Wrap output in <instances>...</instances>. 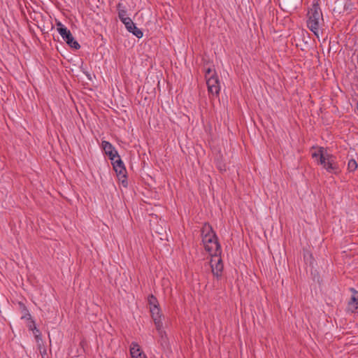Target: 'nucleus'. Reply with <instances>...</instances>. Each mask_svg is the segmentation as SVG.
Returning a JSON list of instances; mask_svg holds the SVG:
<instances>
[{
	"label": "nucleus",
	"instance_id": "11",
	"mask_svg": "<svg viewBox=\"0 0 358 358\" xmlns=\"http://www.w3.org/2000/svg\"><path fill=\"white\" fill-rule=\"evenodd\" d=\"M352 296L350 301L348 302V308L352 312L358 309V292L354 289H350Z\"/></svg>",
	"mask_w": 358,
	"mask_h": 358
},
{
	"label": "nucleus",
	"instance_id": "6",
	"mask_svg": "<svg viewBox=\"0 0 358 358\" xmlns=\"http://www.w3.org/2000/svg\"><path fill=\"white\" fill-rule=\"evenodd\" d=\"M205 77L208 92L213 94H218L220 90V85L217 76L210 68L206 69Z\"/></svg>",
	"mask_w": 358,
	"mask_h": 358
},
{
	"label": "nucleus",
	"instance_id": "15",
	"mask_svg": "<svg viewBox=\"0 0 358 358\" xmlns=\"http://www.w3.org/2000/svg\"><path fill=\"white\" fill-rule=\"evenodd\" d=\"M36 343H38V349L40 350V352L42 356L44 355H46V349L45 348H43V351H41V344L40 343V341H42V336L41 334H37L36 336H34Z\"/></svg>",
	"mask_w": 358,
	"mask_h": 358
},
{
	"label": "nucleus",
	"instance_id": "19",
	"mask_svg": "<svg viewBox=\"0 0 358 358\" xmlns=\"http://www.w3.org/2000/svg\"><path fill=\"white\" fill-rule=\"evenodd\" d=\"M34 334V336H36L37 334H41L40 330L36 327V329H34V331H31Z\"/></svg>",
	"mask_w": 358,
	"mask_h": 358
},
{
	"label": "nucleus",
	"instance_id": "3",
	"mask_svg": "<svg viewBox=\"0 0 358 358\" xmlns=\"http://www.w3.org/2000/svg\"><path fill=\"white\" fill-rule=\"evenodd\" d=\"M322 20V14L320 7L317 4H313L308 13L307 26L317 38L320 35Z\"/></svg>",
	"mask_w": 358,
	"mask_h": 358
},
{
	"label": "nucleus",
	"instance_id": "10",
	"mask_svg": "<svg viewBox=\"0 0 358 358\" xmlns=\"http://www.w3.org/2000/svg\"><path fill=\"white\" fill-rule=\"evenodd\" d=\"M148 304L150 306V312L151 313L152 319L155 325H157V315H155V310L157 309V298L151 294L148 298Z\"/></svg>",
	"mask_w": 358,
	"mask_h": 358
},
{
	"label": "nucleus",
	"instance_id": "4",
	"mask_svg": "<svg viewBox=\"0 0 358 358\" xmlns=\"http://www.w3.org/2000/svg\"><path fill=\"white\" fill-rule=\"evenodd\" d=\"M113 169L116 173L119 182L124 187H128L127 172L123 161L120 156L111 161Z\"/></svg>",
	"mask_w": 358,
	"mask_h": 358
},
{
	"label": "nucleus",
	"instance_id": "14",
	"mask_svg": "<svg viewBox=\"0 0 358 358\" xmlns=\"http://www.w3.org/2000/svg\"><path fill=\"white\" fill-rule=\"evenodd\" d=\"M18 306H19L20 311L22 314V315L21 316V319L22 320L31 319V314L29 313L25 304L22 301H19Z\"/></svg>",
	"mask_w": 358,
	"mask_h": 358
},
{
	"label": "nucleus",
	"instance_id": "18",
	"mask_svg": "<svg viewBox=\"0 0 358 358\" xmlns=\"http://www.w3.org/2000/svg\"><path fill=\"white\" fill-rule=\"evenodd\" d=\"M157 334H158V337H164V333L163 331L160 329L159 328V324H158V331H157Z\"/></svg>",
	"mask_w": 358,
	"mask_h": 358
},
{
	"label": "nucleus",
	"instance_id": "7",
	"mask_svg": "<svg viewBox=\"0 0 358 358\" xmlns=\"http://www.w3.org/2000/svg\"><path fill=\"white\" fill-rule=\"evenodd\" d=\"M101 148L110 161H114L116 157H119L117 151L110 142L103 141L101 142Z\"/></svg>",
	"mask_w": 358,
	"mask_h": 358
},
{
	"label": "nucleus",
	"instance_id": "8",
	"mask_svg": "<svg viewBox=\"0 0 358 358\" xmlns=\"http://www.w3.org/2000/svg\"><path fill=\"white\" fill-rule=\"evenodd\" d=\"M217 255V256H212L211 259V268L212 272L215 276L217 278L221 275L222 271L223 270V264L221 258Z\"/></svg>",
	"mask_w": 358,
	"mask_h": 358
},
{
	"label": "nucleus",
	"instance_id": "16",
	"mask_svg": "<svg viewBox=\"0 0 358 358\" xmlns=\"http://www.w3.org/2000/svg\"><path fill=\"white\" fill-rule=\"evenodd\" d=\"M27 320V327H28L29 331H34L36 329L35 321L32 319L31 316V319H26Z\"/></svg>",
	"mask_w": 358,
	"mask_h": 358
},
{
	"label": "nucleus",
	"instance_id": "12",
	"mask_svg": "<svg viewBox=\"0 0 358 358\" xmlns=\"http://www.w3.org/2000/svg\"><path fill=\"white\" fill-rule=\"evenodd\" d=\"M130 354L132 358H137L145 355L140 345L136 342H132L130 345Z\"/></svg>",
	"mask_w": 358,
	"mask_h": 358
},
{
	"label": "nucleus",
	"instance_id": "1",
	"mask_svg": "<svg viewBox=\"0 0 358 358\" xmlns=\"http://www.w3.org/2000/svg\"><path fill=\"white\" fill-rule=\"evenodd\" d=\"M312 157L318 164L322 166L327 173L331 174H338L340 173L336 157L328 152L324 148H319L312 153Z\"/></svg>",
	"mask_w": 358,
	"mask_h": 358
},
{
	"label": "nucleus",
	"instance_id": "9",
	"mask_svg": "<svg viewBox=\"0 0 358 358\" xmlns=\"http://www.w3.org/2000/svg\"><path fill=\"white\" fill-rule=\"evenodd\" d=\"M124 24L125 25L127 30L129 32L132 33L138 38L143 37V34L142 31L136 26L131 19L129 21H127V22H125Z\"/></svg>",
	"mask_w": 358,
	"mask_h": 358
},
{
	"label": "nucleus",
	"instance_id": "13",
	"mask_svg": "<svg viewBox=\"0 0 358 358\" xmlns=\"http://www.w3.org/2000/svg\"><path fill=\"white\" fill-rule=\"evenodd\" d=\"M117 9L118 10V17L123 24L127 22V21H129L131 20L130 17H127V11L125 7L122 5V3H119L117 5Z\"/></svg>",
	"mask_w": 358,
	"mask_h": 358
},
{
	"label": "nucleus",
	"instance_id": "2",
	"mask_svg": "<svg viewBox=\"0 0 358 358\" xmlns=\"http://www.w3.org/2000/svg\"><path fill=\"white\" fill-rule=\"evenodd\" d=\"M202 241L205 250L211 256H217V255L220 254V245L217 241V238L213 232L211 227L208 224H205L203 227Z\"/></svg>",
	"mask_w": 358,
	"mask_h": 358
},
{
	"label": "nucleus",
	"instance_id": "5",
	"mask_svg": "<svg viewBox=\"0 0 358 358\" xmlns=\"http://www.w3.org/2000/svg\"><path fill=\"white\" fill-rule=\"evenodd\" d=\"M57 29L66 44L74 50L80 48L78 42L74 38L71 31L67 29L61 22H57Z\"/></svg>",
	"mask_w": 358,
	"mask_h": 358
},
{
	"label": "nucleus",
	"instance_id": "17",
	"mask_svg": "<svg viewBox=\"0 0 358 358\" xmlns=\"http://www.w3.org/2000/svg\"><path fill=\"white\" fill-rule=\"evenodd\" d=\"M348 166L350 171H354L357 168V163L355 159H350L348 162Z\"/></svg>",
	"mask_w": 358,
	"mask_h": 358
}]
</instances>
